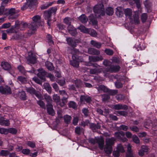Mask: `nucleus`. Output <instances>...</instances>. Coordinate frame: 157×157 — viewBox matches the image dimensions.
Listing matches in <instances>:
<instances>
[{"mask_svg": "<svg viewBox=\"0 0 157 157\" xmlns=\"http://www.w3.org/2000/svg\"><path fill=\"white\" fill-rule=\"evenodd\" d=\"M115 140L116 139L113 137L106 139V144L104 147V151L108 156L111 154L113 151L112 146L114 145Z\"/></svg>", "mask_w": 157, "mask_h": 157, "instance_id": "f257e3e1", "label": "nucleus"}, {"mask_svg": "<svg viewBox=\"0 0 157 157\" xmlns=\"http://www.w3.org/2000/svg\"><path fill=\"white\" fill-rule=\"evenodd\" d=\"M95 16L100 17L105 15L104 8L103 5H97L95 6L93 9Z\"/></svg>", "mask_w": 157, "mask_h": 157, "instance_id": "f03ea898", "label": "nucleus"}, {"mask_svg": "<svg viewBox=\"0 0 157 157\" xmlns=\"http://www.w3.org/2000/svg\"><path fill=\"white\" fill-rule=\"evenodd\" d=\"M29 27L30 29L33 31H35L36 30L37 26L34 23L27 24L26 23H21L19 25V29L21 30H23L26 27Z\"/></svg>", "mask_w": 157, "mask_h": 157, "instance_id": "7ed1b4c3", "label": "nucleus"}, {"mask_svg": "<svg viewBox=\"0 0 157 157\" xmlns=\"http://www.w3.org/2000/svg\"><path fill=\"white\" fill-rule=\"evenodd\" d=\"M30 36V34L28 33H25L23 34L20 33L14 35L12 36L11 39L25 41L26 39Z\"/></svg>", "mask_w": 157, "mask_h": 157, "instance_id": "20e7f679", "label": "nucleus"}, {"mask_svg": "<svg viewBox=\"0 0 157 157\" xmlns=\"http://www.w3.org/2000/svg\"><path fill=\"white\" fill-rule=\"evenodd\" d=\"M59 93L60 95H62L63 97L62 98V103L60 104V106L62 107L64 106L65 104L67 101V99L68 98V96L64 90H59Z\"/></svg>", "mask_w": 157, "mask_h": 157, "instance_id": "39448f33", "label": "nucleus"}, {"mask_svg": "<svg viewBox=\"0 0 157 157\" xmlns=\"http://www.w3.org/2000/svg\"><path fill=\"white\" fill-rule=\"evenodd\" d=\"M120 68L119 65H111L106 68L105 71L109 73L116 72L119 71Z\"/></svg>", "mask_w": 157, "mask_h": 157, "instance_id": "423d86ee", "label": "nucleus"}, {"mask_svg": "<svg viewBox=\"0 0 157 157\" xmlns=\"http://www.w3.org/2000/svg\"><path fill=\"white\" fill-rule=\"evenodd\" d=\"M114 135L115 137L117 139L123 142H126L127 140V139L124 136L125 135L124 133L123 132H115Z\"/></svg>", "mask_w": 157, "mask_h": 157, "instance_id": "0eeeda50", "label": "nucleus"}, {"mask_svg": "<svg viewBox=\"0 0 157 157\" xmlns=\"http://www.w3.org/2000/svg\"><path fill=\"white\" fill-rule=\"evenodd\" d=\"M17 69L20 72L26 76V73L27 72H29L31 73H33L35 71V69L33 67L32 68L30 71H26L24 67L21 65H19L17 67Z\"/></svg>", "mask_w": 157, "mask_h": 157, "instance_id": "6e6552de", "label": "nucleus"}, {"mask_svg": "<svg viewBox=\"0 0 157 157\" xmlns=\"http://www.w3.org/2000/svg\"><path fill=\"white\" fill-rule=\"evenodd\" d=\"M0 92L2 94H10L12 91L10 88L7 86H0Z\"/></svg>", "mask_w": 157, "mask_h": 157, "instance_id": "1a4fd4ad", "label": "nucleus"}, {"mask_svg": "<svg viewBox=\"0 0 157 157\" xmlns=\"http://www.w3.org/2000/svg\"><path fill=\"white\" fill-rule=\"evenodd\" d=\"M1 66L3 69L9 71L10 72L11 69V67L9 63L7 62L2 61L1 63Z\"/></svg>", "mask_w": 157, "mask_h": 157, "instance_id": "9d476101", "label": "nucleus"}, {"mask_svg": "<svg viewBox=\"0 0 157 157\" xmlns=\"http://www.w3.org/2000/svg\"><path fill=\"white\" fill-rule=\"evenodd\" d=\"M69 33L72 36H75L78 34L76 29L71 24L69 25L67 27Z\"/></svg>", "mask_w": 157, "mask_h": 157, "instance_id": "9b49d317", "label": "nucleus"}, {"mask_svg": "<svg viewBox=\"0 0 157 157\" xmlns=\"http://www.w3.org/2000/svg\"><path fill=\"white\" fill-rule=\"evenodd\" d=\"M27 59L30 63L35 64L36 63V56L32 52L29 53Z\"/></svg>", "mask_w": 157, "mask_h": 157, "instance_id": "f8f14e48", "label": "nucleus"}, {"mask_svg": "<svg viewBox=\"0 0 157 157\" xmlns=\"http://www.w3.org/2000/svg\"><path fill=\"white\" fill-rule=\"evenodd\" d=\"M149 149L147 146L145 145L142 146L138 152L139 155L141 156H143L144 154V153L148 151Z\"/></svg>", "mask_w": 157, "mask_h": 157, "instance_id": "ddd939ff", "label": "nucleus"}, {"mask_svg": "<svg viewBox=\"0 0 157 157\" xmlns=\"http://www.w3.org/2000/svg\"><path fill=\"white\" fill-rule=\"evenodd\" d=\"M67 44L73 47H75L76 45V43H78L79 41L78 40H75L71 37H67L66 39Z\"/></svg>", "mask_w": 157, "mask_h": 157, "instance_id": "4468645a", "label": "nucleus"}, {"mask_svg": "<svg viewBox=\"0 0 157 157\" xmlns=\"http://www.w3.org/2000/svg\"><path fill=\"white\" fill-rule=\"evenodd\" d=\"M80 100L81 103L86 101L87 103H90L91 101V98L88 95H81L80 97Z\"/></svg>", "mask_w": 157, "mask_h": 157, "instance_id": "2eb2a0df", "label": "nucleus"}, {"mask_svg": "<svg viewBox=\"0 0 157 157\" xmlns=\"http://www.w3.org/2000/svg\"><path fill=\"white\" fill-rule=\"evenodd\" d=\"M38 71L37 73V76L40 79H44V76L47 75L46 72L42 68L39 69L38 70Z\"/></svg>", "mask_w": 157, "mask_h": 157, "instance_id": "dca6fc26", "label": "nucleus"}, {"mask_svg": "<svg viewBox=\"0 0 157 157\" xmlns=\"http://www.w3.org/2000/svg\"><path fill=\"white\" fill-rule=\"evenodd\" d=\"M26 2L29 8L34 7L38 4L37 0H26Z\"/></svg>", "mask_w": 157, "mask_h": 157, "instance_id": "f3484780", "label": "nucleus"}, {"mask_svg": "<svg viewBox=\"0 0 157 157\" xmlns=\"http://www.w3.org/2000/svg\"><path fill=\"white\" fill-rule=\"evenodd\" d=\"M113 108L115 110L124 109V110H126L128 109V107L126 105H123L121 104H119L114 105L113 106Z\"/></svg>", "mask_w": 157, "mask_h": 157, "instance_id": "a211bd4d", "label": "nucleus"}, {"mask_svg": "<svg viewBox=\"0 0 157 157\" xmlns=\"http://www.w3.org/2000/svg\"><path fill=\"white\" fill-rule=\"evenodd\" d=\"M47 109L48 113V114L52 116H54L55 114V112L53 108L52 104H47Z\"/></svg>", "mask_w": 157, "mask_h": 157, "instance_id": "6ab92c4d", "label": "nucleus"}, {"mask_svg": "<svg viewBox=\"0 0 157 157\" xmlns=\"http://www.w3.org/2000/svg\"><path fill=\"white\" fill-rule=\"evenodd\" d=\"M89 59L90 61L96 62L98 61H101L103 58L101 56H90Z\"/></svg>", "mask_w": 157, "mask_h": 157, "instance_id": "aec40b11", "label": "nucleus"}, {"mask_svg": "<svg viewBox=\"0 0 157 157\" xmlns=\"http://www.w3.org/2000/svg\"><path fill=\"white\" fill-rule=\"evenodd\" d=\"M90 128L94 132H96L97 130L100 129L101 128V125L98 123H97V124L93 123L90 124Z\"/></svg>", "mask_w": 157, "mask_h": 157, "instance_id": "412c9836", "label": "nucleus"}, {"mask_svg": "<svg viewBox=\"0 0 157 157\" xmlns=\"http://www.w3.org/2000/svg\"><path fill=\"white\" fill-rule=\"evenodd\" d=\"M0 124L2 126H9L10 123L8 120H5L4 118L0 116Z\"/></svg>", "mask_w": 157, "mask_h": 157, "instance_id": "4be33fe9", "label": "nucleus"}, {"mask_svg": "<svg viewBox=\"0 0 157 157\" xmlns=\"http://www.w3.org/2000/svg\"><path fill=\"white\" fill-rule=\"evenodd\" d=\"M99 92H101L103 91L104 92H107L108 91V89L105 86L102 85H99L96 87Z\"/></svg>", "mask_w": 157, "mask_h": 157, "instance_id": "5701e85b", "label": "nucleus"}, {"mask_svg": "<svg viewBox=\"0 0 157 157\" xmlns=\"http://www.w3.org/2000/svg\"><path fill=\"white\" fill-rule=\"evenodd\" d=\"M40 16L39 15H36L34 16L32 18L33 22L31 23H34L37 26V24L39 23L40 19Z\"/></svg>", "mask_w": 157, "mask_h": 157, "instance_id": "b1692460", "label": "nucleus"}, {"mask_svg": "<svg viewBox=\"0 0 157 157\" xmlns=\"http://www.w3.org/2000/svg\"><path fill=\"white\" fill-rule=\"evenodd\" d=\"M88 53L92 55H98L100 54L99 51L94 48H90L88 50Z\"/></svg>", "mask_w": 157, "mask_h": 157, "instance_id": "393cba45", "label": "nucleus"}, {"mask_svg": "<svg viewBox=\"0 0 157 157\" xmlns=\"http://www.w3.org/2000/svg\"><path fill=\"white\" fill-rule=\"evenodd\" d=\"M45 66L50 71L54 69V67L52 63L48 61H47L45 63Z\"/></svg>", "mask_w": 157, "mask_h": 157, "instance_id": "a878e982", "label": "nucleus"}, {"mask_svg": "<svg viewBox=\"0 0 157 157\" xmlns=\"http://www.w3.org/2000/svg\"><path fill=\"white\" fill-rule=\"evenodd\" d=\"M55 2V1H54L52 2H48L40 6V8L41 10L46 9L51 6Z\"/></svg>", "mask_w": 157, "mask_h": 157, "instance_id": "bb28decb", "label": "nucleus"}, {"mask_svg": "<svg viewBox=\"0 0 157 157\" xmlns=\"http://www.w3.org/2000/svg\"><path fill=\"white\" fill-rule=\"evenodd\" d=\"M44 98L47 103V104H52V100L51 97L47 94L44 95Z\"/></svg>", "mask_w": 157, "mask_h": 157, "instance_id": "cd10ccee", "label": "nucleus"}, {"mask_svg": "<svg viewBox=\"0 0 157 157\" xmlns=\"http://www.w3.org/2000/svg\"><path fill=\"white\" fill-rule=\"evenodd\" d=\"M98 144L99 147L100 149L102 150L103 149L104 140L102 139L98 138L97 142Z\"/></svg>", "mask_w": 157, "mask_h": 157, "instance_id": "c85d7f7f", "label": "nucleus"}, {"mask_svg": "<svg viewBox=\"0 0 157 157\" xmlns=\"http://www.w3.org/2000/svg\"><path fill=\"white\" fill-rule=\"evenodd\" d=\"M51 14L48 10L45 11L44 13V17L45 20H51Z\"/></svg>", "mask_w": 157, "mask_h": 157, "instance_id": "c756f323", "label": "nucleus"}, {"mask_svg": "<svg viewBox=\"0 0 157 157\" xmlns=\"http://www.w3.org/2000/svg\"><path fill=\"white\" fill-rule=\"evenodd\" d=\"M101 71V70L98 67L96 66V68L90 69V72L91 74H96L100 72Z\"/></svg>", "mask_w": 157, "mask_h": 157, "instance_id": "7c9ffc66", "label": "nucleus"}, {"mask_svg": "<svg viewBox=\"0 0 157 157\" xmlns=\"http://www.w3.org/2000/svg\"><path fill=\"white\" fill-rule=\"evenodd\" d=\"M74 56H72L73 60L70 61V63L73 66L76 67H78L79 66V62L76 60L74 59Z\"/></svg>", "mask_w": 157, "mask_h": 157, "instance_id": "2f4dec72", "label": "nucleus"}, {"mask_svg": "<svg viewBox=\"0 0 157 157\" xmlns=\"http://www.w3.org/2000/svg\"><path fill=\"white\" fill-rule=\"evenodd\" d=\"M43 86L44 88L49 94L51 93L52 92V88L50 86L49 84L47 82H45L44 83Z\"/></svg>", "mask_w": 157, "mask_h": 157, "instance_id": "473e14b6", "label": "nucleus"}, {"mask_svg": "<svg viewBox=\"0 0 157 157\" xmlns=\"http://www.w3.org/2000/svg\"><path fill=\"white\" fill-rule=\"evenodd\" d=\"M125 15L126 17H130L132 15V11L131 9L129 8L124 9V10Z\"/></svg>", "mask_w": 157, "mask_h": 157, "instance_id": "72a5a7b5", "label": "nucleus"}, {"mask_svg": "<svg viewBox=\"0 0 157 157\" xmlns=\"http://www.w3.org/2000/svg\"><path fill=\"white\" fill-rule=\"evenodd\" d=\"M91 44L94 47H95L98 48H99L101 46V44L98 42L94 40H92L90 42Z\"/></svg>", "mask_w": 157, "mask_h": 157, "instance_id": "f704fd0d", "label": "nucleus"}, {"mask_svg": "<svg viewBox=\"0 0 157 157\" xmlns=\"http://www.w3.org/2000/svg\"><path fill=\"white\" fill-rule=\"evenodd\" d=\"M18 95L20 98L23 100H25L26 99V97L25 91L21 90L19 92Z\"/></svg>", "mask_w": 157, "mask_h": 157, "instance_id": "c9c22d12", "label": "nucleus"}, {"mask_svg": "<svg viewBox=\"0 0 157 157\" xmlns=\"http://www.w3.org/2000/svg\"><path fill=\"white\" fill-rule=\"evenodd\" d=\"M79 20L82 23H86L88 21L86 17L84 15L82 14L79 17Z\"/></svg>", "mask_w": 157, "mask_h": 157, "instance_id": "e433bc0d", "label": "nucleus"}, {"mask_svg": "<svg viewBox=\"0 0 157 157\" xmlns=\"http://www.w3.org/2000/svg\"><path fill=\"white\" fill-rule=\"evenodd\" d=\"M77 29L80 30L82 32L85 33H87L89 32V29L86 28L83 25H81L78 27Z\"/></svg>", "mask_w": 157, "mask_h": 157, "instance_id": "4c0bfd02", "label": "nucleus"}, {"mask_svg": "<svg viewBox=\"0 0 157 157\" xmlns=\"http://www.w3.org/2000/svg\"><path fill=\"white\" fill-rule=\"evenodd\" d=\"M7 13L6 14L7 15H10L13 16L15 13V9L14 8H11L9 10L7 9Z\"/></svg>", "mask_w": 157, "mask_h": 157, "instance_id": "58836bf2", "label": "nucleus"}, {"mask_svg": "<svg viewBox=\"0 0 157 157\" xmlns=\"http://www.w3.org/2000/svg\"><path fill=\"white\" fill-rule=\"evenodd\" d=\"M57 10V6H55L50 8L48 10V11H49L51 14H52L53 15H55L56 13Z\"/></svg>", "mask_w": 157, "mask_h": 157, "instance_id": "ea45409f", "label": "nucleus"}, {"mask_svg": "<svg viewBox=\"0 0 157 157\" xmlns=\"http://www.w3.org/2000/svg\"><path fill=\"white\" fill-rule=\"evenodd\" d=\"M64 120L66 124H68L71 122V116L66 115L64 116Z\"/></svg>", "mask_w": 157, "mask_h": 157, "instance_id": "a19ab883", "label": "nucleus"}, {"mask_svg": "<svg viewBox=\"0 0 157 157\" xmlns=\"http://www.w3.org/2000/svg\"><path fill=\"white\" fill-rule=\"evenodd\" d=\"M84 131L83 128H81L79 127H77L75 128V132L76 134L79 135L81 132L83 133Z\"/></svg>", "mask_w": 157, "mask_h": 157, "instance_id": "79ce46f5", "label": "nucleus"}, {"mask_svg": "<svg viewBox=\"0 0 157 157\" xmlns=\"http://www.w3.org/2000/svg\"><path fill=\"white\" fill-rule=\"evenodd\" d=\"M7 9L5 10L4 6L2 5L0 7V15L3 14L6 15L7 13Z\"/></svg>", "mask_w": 157, "mask_h": 157, "instance_id": "37998d69", "label": "nucleus"}, {"mask_svg": "<svg viewBox=\"0 0 157 157\" xmlns=\"http://www.w3.org/2000/svg\"><path fill=\"white\" fill-rule=\"evenodd\" d=\"M114 12L113 8L109 7L106 9V13L109 15H112Z\"/></svg>", "mask_w": 157, "mask_h": 157, "instance_id": "c03bdc74", "label": "nucleus"}, {"mask_svg": "<svg viewBox=\"0 0 157 157\" xmlns=\"http://www.w3.org/2000/svg\"><path fill=\"white\" fill-rule=\"evenodd\" d=\"M88 32L87 33H89L91 36L93 37H95L97 35L96 32L94 29H89Z\"/></svg>", "mask_w": 157, "mask_h": 157, "instance_id": "a18cd8bd", "label": "nucleus"}, {"mask_svg": "<svg viewBox=\"0 0 157 157\" xmlns=\"http://www.w3.org/2000/svg\"><path fill=\"white\" fill-rule=\"evenodd\" d=\"M53 99L56 103L60 101V97L57 94H54L53 96Z\"/></svg>", "mask_w": 157, "mask_h": 157, "instance_id": "49530a36", "label": "nucleus"}, {"mask_svg": "<svg viewBox=\"0 0 157 157\" xmlns=\"http://www.w3.org/2000/svg\"><path fill=\"white\" fill-rule=\"evenodd\" d=\"M107 92L110 95H114L117 94L118 91L117 90H112L108 89V91Z\"/></svg>", "mask_w": 157, "mask_h": 157, "instance_id": "de8ad7c7", "label": "nucleus"}, {"mask_svg": "<svg viewBox=\"0 0 157 157\" xmlns=\"http://www.w3.org/2000/svg\"><path fill=\"white\" fill-rule=\"evenodd\" d=\"M26 90L27 92L32 94H34L36 91V90L33 87H29L27 88Z\"/></svg>", "mask_w": 157, "mask_h": 157, "instance_id": "09e8293b", "label": "nucleus"}, {"mask_svg": "<svg viewBox=\"0 0 157 157\" xmlns=\"http://www.w3.org/2000/svg\"><path fill=\"white\" fill-rule=\"evenodd\" d=\"M145 48V44L143 43H141L140 44H139L138 47L136 48L137 49V51L142 50H144Z\"/></svg>", "mask_w": 157, "mask_h": 157, "instance_id": "8fccbe9b", "label": "nucleus"}, {"mask_svg": "<svg viewBox=\"0 0 157 157\" xmlns=\"http://www.w3.org/2000/svg\"><path fill=\"white\" fill-rule=\"evenodd\" d=\"M17 80L18 81L22 83H25L26 82V78L22 76H18L17 78Z\"/></svg>", "mask_w": 157, "mask_h": 157, "instance_id": "3c124183", "label": "nucleus"}, {"mask_svg": "<svg viewBox=\"0 0 157 157\" xmlns=\"http://www.w3.org/2000/svg\"><path fill=\"white\" fill-rule=\"evenodd\" d=\"M117 149L118 150V151L120 152H124V147L122 146L121 144H119L117 147Z\"/></svg>", "mask_w": 157, "mask_h": 157, "instance_id": "603ef678", "label": "nucleus"}, {"mask_svg": "<svg viewBox=\"0 0 157 157\" xmlns=\"http://www.w3.org/2000/svg\"><path fill=\"white\" fill-rule=\"evenodd\" d=\"M37 103L41 108L44 109H45L46 107L45 103L43 101H41V100L37 101Z\"/></svg>", "mask_w": 157, "mask_h": 157, "instance_id": "864d4df0", "label": "nucleus"}, {"mask_svg": "<svg viewBox=\"0 0 157 157\" xmlns=\"http://www.w3.org/2000/svg\"><path fill=\"white\" fill-rule=\"evenodd\" d=\"M71 53L72 55H73L72 56H74V57H75L76 59V58L74 56L79 53V52L78 50L75 48H73L71 49Z\"/></svg>", "mask_w": 157, "mask_h": 157, "instance_id": "5fc2aeb1", "label": "nucleus"}, {"mask_svg": "<svg viewBox=\"0 0 157 157\" xmlns=\"http://www.w3.org/2000/svg\"><path fill=\"white\" fill-rule=\"evenodd\" d=\"M116 98L118 101H121L124 99L125 96L122 94H118L116 96Z\"/></svg>", "mask_w": 157, "mask_h": 157, "instance_id": "6e6d98bb", "label": "nucleus"}, {"mask_svg": "<svg viewBox=\"0 0 157 157\" xmlns=\"http://www.w3.org/2000/svg\"><path fill=\"white\" fill-rule=\"evenodd\" d=\"M69 106L70 107L73 109H75L77 107V105L76 103L73 101H70L69 103Z\"/></svg>", "mask_w": 157, "mask_h": 157, "instance_id": "4d7b16f0", "label": "nucleus"}, {"mask_svg": "<svg viewBox=\"0 0 157 157\" xmlns=\"http://www.w3.org/2000/svg\"><path fill=\"white\" fill-rule=\"evenodd\" d=\"M102 100L103 101H105L109 100L110 97L109 95L106 94H104L102 96Z\"/></svg>", "mask_w": 157, "mask_h": 157, "instance_id": "13d9d810", "label": "nucleus"}, {"mask_svg": "<svg viewBox=\"0 0 157 157\" xmlns=\"http://www.w3.org/2000/svg\"><path fill=\"white\" fill-rule=\"evenodd\" d=\"M1 155L6 156L9 154V151L7 150H2L0 152Z\"/></svg>", "mask_w": 157, "mask_h": 157, "instance_id": "bf43d9fd", "label": "nucleus"}, {"mask_svg": "<svg viewBox=\"0 0 157 157\" xmlns=\"http://www.w3.org/2000/svg\"><path fill=\"white\" fill-rule=\"evenodd\" d=\"M71 19L70 17H66L64 20V23L68 25H70L71 23Z\"/></svg>", "mask_w": 157, "mask_h": 157, "instance_id": "052dcab7", "label": "nucleus"}, {"mask_svg": "<svg viewBox=\"0 0 157 157\" xmlns=\"http://www.w3.org/2000/svg\"><path fill=\"white\" fill-rule=\"evenodd\" d=\"M8 133L9 132L12 134H15L17 132V130L16 129L13 128H9L7 129Z\"/></svg>", "mask_w": 157, "mask_h": 157, "instance_id": "680f3d73", "label": "nucleus"}, {"mask_svg": "<svg viewBox=\"0 0 157 157\" xmlns=\"http://www.w3.org/2000/svg\"><path fill=\"white\" fill-rule=\"evenodd\" d=\"M147 18V16L146 13H143L141 15V20L144 23L145 22Z\"/></svg>", "mask_w": 157, "mask_h": 157, "instance_id": "e2e57ef3", "label": "nucleus"}, {"mask_svg": "<svg viewBox=\"0 0 157 157\" xmlns=\"http://www.w3.org/2000/svg\"><path fill=\"white\" fill-rule=\"evenodd\" d=\"M133 141L136 144H138L140 141L138 137L136 135H133L132 137Z\"/></svg>", "mask_w": 157, "mask_h": 157, "instance_id": "0e129e2a", "label": "nucleus"}, {"mask_svg": "<svg viewBox=\"0 0 157 157\" xmlns=\"http://www.w3.org/2000/svg\"><path fill=\"white\" fill-rule=\"evenodd\" d=\"M129 128L131 130L136 132H138L139 131V128L136 126H130Z\"/></svg>", "mask_w": 157, "mask_h": 157, "instance_id": "69168bd1", "label": "nucleus"}, {"mask_svg": "<svg viewBox=\"0 0 157 157\" xmlns=\"http://www.w3.org/2000/svg\"><path fill=\"white\" fill-rule=\"evenodd\" d=\"M30 152V150L27 148L23 149L21 151L22 153L26 155H29Z\"/></svg>", "mask_w": 157, "mask_h": 157, "instance_id": "338daca9", "label": "nucleus"}, {"mask_svg": "<svg viewBox=\"0 0 157 157\" xmlns=\"http://www.w3.org/2000/svg\"><path fill=\"white\" fill-rule=\"evenodd\" d=\"M119 129L124 131H126L128 129V127L127 126L122 124L120 126Z\"/></svg>", "mask_w": 157, "mask_h": 157, "instance_id": "774afa93", "label": "nucleus"}]
</instances>
